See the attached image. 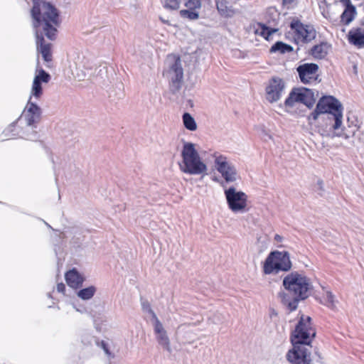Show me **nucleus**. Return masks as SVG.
Returning a JSON list of instances; mask_svg holds the SVG:
<instances>
[{"label": "nucleus", "instance_id": "obj_46", "mask_svg": "<svg viewBox=\"0 0 364 364\" xmlns=\"http://www.w3.org/2000/svg\"><path fill=\"white\" fill-rule=\"evenodd\" d=\"M269 53H273L274 49H273V45L269 48Z\"/></svg>", "mask_w": 364, "mask_h": 364}, {"label": "nucleus", "instance_id": "obj_24", "mask_svg": "<svg viewBox=\"0 0 364 364\" xmlns=\"http://www.w3.org/2000/svg\"><path fill=\"white\" fill-rule=\"evenodd\" d=\"M182 120L184 127L189 131H196L197 124L193 116L188 112H184L182 115Z\"/></svg>", "mask_w": 364, "mask_h": 364}, {"label": "nucleus", "instance_id": "obj_18", "mask_svg": "<svg viewBox=\"0 0 364 364\" xmlns=\"http://www.w3.org/2000/svg\"><path fill=\"white\" fill-rule=\"evenodd\" d=\"M65 279L68 285L73 289H79L85 281L84 277L75 269L73 268L65 274Z\"/></svg>", "mask_w": 364, "mask_h": 364}, {"label": "nucleus", "instance_id": "obj_43", "mask_svg": "<svg viewBox=\"0 0 364 364\" xmlns=\"http://www.w3.org/2000/svg\"><path fill=\"white\" fill-rule=\"evenodd\" d=\"M341 2L342 3V4H343V6H345V8H346V7H348V6H354L352 4V3H351L350 0H341Z\"/></svg>", "mask_w": 364, "mask_h": 364}, {"label": "nucleus", "instance_id": "obj_38", "mask_svg": "<svg viewBox=\"0 0 364 364\" xmlns=\"http://www.w3.org/2000/svg\"><path fill=\"white\" fill-rule=\"evenodd\" d=\"M152 320L154 321V332L156 334L166 331L156 316H155V318H152Z\"/></svg>", "mask_w": 364, "mask_h": 364}, {"label": "nucleus", "instance_id": "obj_6", "mask_svg": "<svg viewBox=\"0 0 364 364\" xmlns=\"http://www.w3.org/2000/svg\"><path fill=\"white\" fill-rule=\"evenodd\" d=\"M289 34L295 44L303 46L315 40L317 31L312 24L304 23L299 18L294 17L290 21Z\"/></svg>", "mask_w": 364, "mask_h": 364}, {"label": "nucleus", "instance_id": "obj_2", "mask_svg": "<svg viewBox=\"0 0 364 364\" xmlns=\"http://www.w3.org/2000/svg\"><path fill=\"white\" fill-rule=\"evenodd\" d=\"M315 336L316 331L312 326L311 317L302 315L291 336L293 348L287 354L291 364H312L311 352L306 346L311 347Z\"/></svg>", "mask_w": 364, "mask_h": 364}, {"label": "nucleus", "instance_id": "obj_45", "mask_svg": "<svg viewBox=\"0 0 364 364\" xmlns=\"http://www.w3.org/2000/svg\"><path fill=\"white\" fill-rule=\"evenodd\" d=\"M272 315H273V309L269 308V316H270V317H272Z\"/></svg>", "mask_w": 364, "mask_h": 364}, {"label": "nucleus", "instance_id": "obj_42", "mask_svg": "<svg viewBox=\"0 0 364 364\" xmlns=\"http://www.w3.org/2000/svg\"><path fill=\"white\" fill-rule=\"evenodd\" d=\"M57 291L60 293H63L65 291V285L63 283H58L57 284Z\"/></svg>", "mask_w": 364, "mask_h": 364}, {"label": "nucleus", "instance_id": "obj_34", "mask_svg": "<svg viewBox=\"0 0 364 364\" xmlns=\"http://www.w3.org/2000/svg\"><path fill=\"white\" fill-rule=\"evenodd\" d=\"M180 6V1L178 0H165L164 7L168 10H177Z\"/></svg>", "mask_w": 364, "mask_h": 364}, {"label": "nucleus", "instance_id": "obj_7", "mask_svg": "<svg viewBox=\"0 0 364 364\" xmlns=\"http://www.w3.org/2000/svg\"><path fill=\"white\" fill-rule=\"evenodd\" d=\"M317 105L320 112L328 114L329 120L333 119V129H338L342 124L343 119V107L340 102L332 96H324L318 100Z\"/></svg>", "mask_w": 364, "mask_h": 364}, {"label": "nucleus", "instance_id": "obj_12", "mask_svg": "<svg viewBox=\"0 0 364 364\" xmlns=\"http://www.w3.org/2000/svg\"><path fill=\"white\" fill-rule=\"evenodd\" d=\"M296 102H301L311 107L314 104L312 94L307 89L304 90H293L285 100V105L287 107H293Z\"/></svg>", "mask_w": 364, "mask_h": 364}, {"label": "nucleus", "instance_id": "obj_20", "mask_svg": "<svg viewBox=\"0 0 364 364\" xmlns=\"http://www.w3.org/2000/svg\"><path fill=\"white\" fill-rule=\"evenodd\" d=\"M216 8L220 16L230 18L235 14V11L226 0H215Z\"/></svg>", "mask_w": 364, "mask_h": 364}, {"label": "nucleus", "instance_id": "obj_30", "mask_svg": "<svg viewBox=\"0 0 364 364\" xmlns=\"http://www.w3.org/2000/svg\"><path fill=\"white\" fill-rule=\"evenodd\" d=\"M180 16L189 20H196L199 18V13L195 10L183 9L180 11Z\"/></svg>", "mask_w": 364, "mask_h": 364}, {"label": "nucleus", "instance_id": "obj_23", "mask_svg": "<svg viewBox=\"0 0 364 364\" xmlns=\"http://www.w3.org/2000/svg\"><path fill=\"white\" fill-rule=\"evenodd\" d=\"M97 288L95 286L91 285L80 289L77 292V295L81 299L86 301L92 299L95 294Z\"/></svg>", "mask_w": 364, "mask_h": 364}, {"label": "nucleus", "instance_id": "obj_27", "mask_svg": "<svg viewBox=\"0 0 364 364\" xmlns=\"http://www.w3.org/2000/svg\"><path fill=\"white\" fill-rule=\"evenodd\" d=\"M156 340L160 346L168 352L171 351L170 346V341L167 336L166 331L156 334Z\"/></svg>", "mask_w": 364, "mask_h": 364}, {"label": "nucleus", "instance_id": "obj_11", "mask_svg": "<svg viewBox=\"0 0 364 364\" xmlns=\"http://www.w3.org/2000/svg\"><path fill=\"white\" fill-rule=\"evenodd\" d=\"M318 65L313 63L301 64L296 68L300 80L304 84H311L316 82L318 77Z\"/></svg>", "mask_w": 364, "mask_h": 364}, {"label": "nucleus", "instance_id": "obj_32", "mask_svg": "<svg viewBox=\"0 0 364 364\" xmlns=\"http://www.w3.org/2000/svg\"><path fill=\"white\" fill-rule=\"evenodd\" d=\"M274 101L279 98L280 92L284 88V82L280 79H274Z\"/></svg>", "mask_w": 364, "mask_h": 364}, {"label": "nucleus", "instance_id": "obj_40", "mask_svg": "<svg viewBox=\"0 0 364 364\" xmlns=\"http://www.w3.org/2000/svg\"><path fill=\"white\" fill-rule=\"evenodd\" d=\"M296 0H282V6L284 9H289L292 7Z\"/></svg>", "mask_w": 364, "mask_h": 364}, {"label": "nucleus", "instance_id": "obj_14", "mask_svg": "<svg viewBox=\"0 0 364 364\" xmlns=\"http://www.w3.org/2000/svg\"><path fill=\"white\" fill-rule=\"evenodd\" d=\"M173 73L170 82V91L175 94L180 90L183 78V70L181 64L180 58H178L171 68Z\"/></svg>", "mask_w": 364, "mask_h": 364}, {"label": "nucleus", "instance_id": "obj_49", "mask_svg": "<svg viewBox=\"0 0 364 364\" xmlns=\"http://www.w3.org/2000/svg\"><path fill=\"white\" fill-rule=\"evenodd\" d=\"M277 247H282V245H277Z\"/></svg>", "mask_w": 364, "mask_h": 364}, {"label": "nucleus", "instance_id": "obj_9", "mask_svg": "<svg viewBox=\"0 0 364 364\" xmlns=\"http://www.w3.org/2000/svg\"><path fill=\"white\" fill-rule=\"evenodd\" d=\"M213 157L215 169L226 183L235 182L238 178L236 166L225 155L215 154Z\"/></svg>", "mask_w": 364, "mask_h": 364}, {"label": "nucleus", "instance_id": "obj_33", "mask_svg": "<svg viewBox=\"0 0 364 364\" xmlns=\"http://www.w3.org/2000/svg\"><path fill=\"white\" fill-rule=\"evenodd\" d=\"M257 132L262 139L267 141L272 139V135L269 130H267L264 125H259L257 127Z\"/></svg>", "mask_w": 364, "mask_h": 364}, {"label": "nucleus", "instance_id": "obj_3", "mask_svg": "<svg viewBox=\"0 0 364 364\" xmlns=\"http://www.w3.org/2000/svg\"><path fill=\"white\" fill-rule=\"evenodd\" d=\"M315 336L316 331L312 326L311 317L302 315L291 336L293 348L287 354L291 364H312L311 352L306 346L311 347Z\"/></svg>", "mask_w": 364, "mask_h": 364}, {"label": "nucleus", "instance_id": "obj_15", "mask_svg": "<svg viewBox=\"0 0 364 364\" xmlns=\"http://www.w3.org/2000/svg\"><path fill=\"white\" fill-rule=\"evenodd\" d=\"M347 40L350 45L357 48H364V22H360L348 31Z\"/></svg>", "mask_w": 364, "mask_h": 364}, {"label": "nucleus", "instance_id": "obj_35", "mask_svg": "<svg viewBox=\"0 0 364 364\" xmlns=\"http://www.w3.org/2000/svg\"><path fill=\"white\" fill-rule=\"evenodd\" d=\"M97 346L100 347L104 350L105 353L107 355V356L108 358H114V353H112L110 351V350L109 348L108 343L107 342L102 340L100 341H97Z\"/></svg>", "mask_w": 364, "mask_h": 364}, {"label": "nucleus", "instance_id": "obj_5", "mask_svg": "<svg viewBox=\"0 0 364 364\" xmlns=\"http://www.w3.org/2000/svg\"><path fill=\"white\" fill-rule=\"evenodd\" d=\"M183 164H180V169L184 173L199 175L207 171V166L200 159L195 148L194 144L184 142L181 151Z\"/></svg>", "mask_w": 364, "mask_h": 364}, {"label": "nucleus", "instance_id": "obj_36", "mask_svg": "<svg viewBox=\"0 0 364 364\" xmlns=\"http://www.w3.org/2000/svg\"><path fill=\"white\" fill-rule=\"evenodd\" d=\"M266 99L270 103L273 102V77L269 79V85L266 87Z\"/></svg>", "mask_w": 364, "mask_h": 364}, {"label": "nucleus", "instance_id": "obj_41", "mask_svg": "<svg viewBox=\"0 0 364 364\" xmlns=\"http://www.w3.org/2000/svg\"><path fill=\"white\" fill-rule=\"evenodd\" d=\"M320 114H322L321 112H320V111L318 109V105H316V109L315 110L311 113V114L309 115V119L311 120V119H313V120H316L318 119V117Z\"/></svg>", "mask_w": 364, "mask_h": 364}, {"label": "nucleus", "instance_id": "obj_22", "mask_svg": "<svg viewBox=\"0 0 364 364\" xmlns=\"http://www.w3.org/2000/svg\"><path fill=\"white\" fill-rule=\"evenodd\" d=\"M255 33L268 40L273 33V28L267 26L264 23H257L255 27Z\"/></svg>", "mask_w": 364, "mask_h": 364}, {"label": "nucleus", "instance_id": "obj_47", "mask_svg": "<svg viewBox=\"0 0 364 364\" xmlns=\"http://www.w3.org/2000/svg\"><path fill=\"white\" fill-rule=\"evenodd\" d=\"M161 21L164 23H167L168 24V21H166V20H164L162 18H161Z\"/></svg>", "mask_w": 364, "mask_h": 364}, {"label": "nucleus", "instance_id": "obj_21", "mask_svg": "<svg viewBox=\"0 0 364 364\" xmlns=\"http://www.w3.org/2000/svg\"><path fill=\"white\" fill-rule=\"evenodd\" d=\"M357 15L355 6L346 7L341 15L340 23L343 26H348L355 18Z\"/></svg>", "mask_w": 364, "mask_h": 364}, {"label": "nucleus", "instance_id": "obj_28", "mask_svg": "<svg viewBox=\"0 0 364 364\" xmlns=\"http://www.w3.org/2000/svg\"><path fill=\"white\" fill-rule=\"evenodd\" d=\"M263 272L265 274L273 273V250H271L264 262Z\"/></svg>", "mask_w": 364, "mask_h": 364}, {"label": "nucleus", "instance_id": "obj_37", "mask_svg": "<svg viewBox=\"0 0 364 364\" xmlns=\"http://www.w3.org/2000/svg\"><path fill=\"white\" fill-rule=\"evenodd\" d=\"M187 9L196 10L202 6L200 0H187L184 4Z\"/></svg>", "mask_w": 364, "mask_h": 364}, {"label": "nucleus", "instance_id": "obj_44", "mask_svg": "<svg viewBox=\"0 0 364 364\" xmlns=\"http://www.w3.org/2000/svg\"><path fill=\"white\" fill-rule=\"evenodd\" d=\"M282 237L281 236H279V235H274V242H282ZM276 244L274 243V245Z\"/></svg>", "mask_w": 364, "mask_h": 364}, {"label": "nucleus", "instance_id": "obj_10", "mask_svg": "<svg viewBox=\"0 0 364 364\" xmlns=\"http://www.w3.org/2000/svg\"><path fill=\"white\" fill-rule=\"evenodd\" d=\"M33 97L31 95L26 107L18 118L19 124L38 126L40 122L42 111L36 102L32 100Z\"/></svg>", "mask_w": 364, "mask_h": 364}, {"label": "nucleus", "instance_id": "obj_26", "mask_svg": "<svg viewBox=\"0 0 364 364\" xmlns=\"http://www.w3.org/2000/svg\"><path fill=\"white\" fill-rule=\"evenodd\" d=\"M321 303L331 309L336 308L334 295L330 291H325L321 299Z\"/></svg>", "mask_w": 364, "mask_h": 364}, {"label": "nucleus", "instance_id": "obj_4", "mask_svg": "<svg viewBox=\"0 0 364 364\" xmlns=\"http://www.w3.org/2000/svg\"><path fill=\"white\" fill-rule=\"evenodd\" d=\"M283 284L293 297L292 300L289 301L284 296L283 302L291 311H294L296 309L299 301L308 297L310 284L306 277L298 273L287 275L284 279Z\"/></svg>", "mask_w": 364, "mask_h": 364}, {"label": "nucleus", "instance_id": "obj_1", "mask_svg": "<svg viewBox=\"0 0 364 364\" xmlns=\"http://www.w3.org/2000/svg\"><path fill=\"white\" fill-rule=\"evenodd\" d=\"M33 7L31 15L33 18V26L37 46L46 62L52 60V53L50 43H45L43 35L50 41H54L57 36V28L60 26V11L50 2L45 0H32Z\"/></svg>", "mask_w": 364, "mask_h": 364}, {"label": "nucleus", "instance_id": "obj_48", "mask_svg": "<svg viewBox=\"0 0 364 364\" xmlns=\"http://www.w3.org/2000/svg\"><path fill=\"white\" fill-rule=\"evenodd\" d=\"M45 223H46V225L48 228H51V226H50L49 224H48V223H46V222H45Z\"/></svg>", "mask_w": 364, "mask_h": 364}, {"label": "nucleus", "instance_id": "obj_25", "mask_svg": "<svg viewBox=\"0 0 364 364\" xmlns=\"http://www.w3.org/2000/svg\"><path fill=\"white\" fill-rule=\"evenodd\" d=\"M19 124L18 122V119L10 124L4 131L3 134L5 136L9 138H16L19 137V134H21V129L19 131L16 130V125Z\"/></svg>", "mask_w": 364, "mask_h": 364}, {"label": "nucleus", "instance_id": "obj_8", "mask_svg": "<svg viewBox=\"0 0 364 364\" xmlns=\"http://www.w3.org/2000/svg\"><path fill=\"white\" fill-rule=\"evenodd\" d=\"M224 195L228 208L234 213H245L247 211V195L237 191L234 186L224 189Z\"/></svg>", "mask_w": 364, "mask_h": 364}, {"label": "nucleus", "instance_id": "obj_29", "mask_svg": "<svg viewBox=\"0 0 364 364\" xmlns=\"http://www.w3.org/2000/svg\"><path fill=\"white\" fill-rule=\"evenodd\" d=\"M293 47L289 44L278 41L274 43V52L278 51L280 53H289L293 51Z\"/></svg>", "mask_w": 364, "mask_h": 364}, {"label": "nucleus", "instance_id": "obj_16", "mask_svg": "<svg viewBox=\"0 0 364 364\" xmlns=\"http://www.w3.org/2000/svg\"><path fill=\"white\" fill-rule=\"evenodd\" d=\"M291 268V262L288 252L274 250V272H287Z\"/></svg>", "mask_w": 364, "mask_h": 364}, {"label": "nucleus", "instance_id": "obj_19", "mask_svg": "<svg viewBox=\"0 0 364 364\" xmlns=\"http://www.w3.org/2000/svg\"><path fill=\"white\" fill-rule=\"evenodd\" d=\"M20 126L21 134H19V138L33 141H36L40 139V134L37 131L38 126H28L24 124H20Z\"/></svg>", "mask_w": 364, "mask_h": 364}, {"label": "nucleus", "instance_id": "obj_13", "mask_svg": "<svg viewBox=\"0 0 364 364\" xmlns=\"http://www.w3.org/2000/svg\"><path fill=\"white\" fill-rule=\"evenodd\" d=\"M50 79V75L43 68L36 69V74L31 87V97L36 100L39 99L43 95L42 82L48 83Z\"/></svg>", "mask_w": 364, "mask_h": 364}, {"label": "nucleus", "instance_id": "obj_17", "mask_svg": "<svg viewBox=\"0 0 364 364\" xmlns=\"http://www.w3.org/2000/svg\"><path fill=\"white\" fill-rule=\"evenodd\" d=\"M331 50V45L327 41H321L313 46L308 54L316 60L324 59Z\"/></svg>", "mask_w": 364, "mask_h": 364}, {"label": "nucleus", "instance_id": "obj_31", "mask_svg": "<svg viewBox=\"0 0 364 364\" xmlns=\"http://www.w3.org/2000/svg\"><path fill=\"white\" fill-rule=\"evenodd\" d=\"M141 306L143 311L148 313L151 315V318H155L156 314L151 309V304L148 300L144 299L142 297L140 299Z\"/></svg>", "mask_w": 364, "mask_h": 364}, {"label": "nucleus", "instance_id": "obj_39", "mask_svg": "<svg viewBox=\"0 0 364 364\" xmlns=\"http://www.w3.org/2000/svg\"><path fill=\"white\" fill-rule=\"evenodd\" d=\"M211 180L214 182L218 183L224 189L228 188L227 184L228 183H226L225 180H224V179L222 180L220 178H218V176H213L211 178Z\"/></svg>", "mask_w": 364, "mask_h": 364}]
</instances>
